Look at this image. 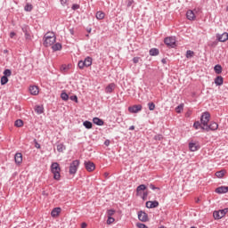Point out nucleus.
Wrapping results in <instances>:
<instances>
[{
	"instance_id": "nucleus-1",
	"label": "nucleus",
	"mask_w": 228,
	"mask_h": 228,
	"mask_svg": "<svg viewBox=\"0 0 228 228\" xmlns=\"http://www.w3.org/2000/svg\"><path fill=\"white\" fill-rule=\"evenodd\" d=\"M43 45L45 47H51L56 43V35L53 32H47L43 37Z\"/></svg>"
},
{
	"instance_id": "nucleus-2",
	"label": "nucleus",
	"mask_w": 228,
	"mask_h": 228,
	"mask_svg": "<svg viewBox=\"0 0 228 228\" xmlns=\"http://www.w3.org/2000/svg\"><path fill=\"white\" fill-rule=\"evenodd\" d=\"M51 172L53 174V179L55 181H60L61 175H60V172H61V168L60 167V164L58 162H53L51 165Z\"/></svg>"
},
{
	"instance_id": "nucleus-3",
	"label": "nucleus",
	"mask_w": 228,
	"mask_h": 228,
	"mask_svg": "<svg viewBox=\"0 0 228 228\" xmlns=\"http://www.w3.org/2000/svg\"><path fill=\"white\" fill-rule=\"evenodd\" d=\"M77 168H79V160H73L69 165L70 175H75V174L77 172Z\"/></svg>"
},
{
	"instance_id": "nucleus-4",
	"label": "nucleus",
	"mask_w": 228,
	"mask_h": 228,
	"mask_svg": "<svg viewBox=\"0 0 228 228\" xmlns=\"http://www.w3.org/2000/svg\"><path fill=\"white\" fill-rule=\"evenodd\" d=\"M211 118V114L209 112L206 111L201 115L200 122L203 126V127H206L208 124H209V119Z\"/></svg>"
},
{
	"instance_id": "nucleus-5",
	"label": "nucleus",
	"mask_w": 228,
	"mask_h": 228,
	"mask_svg": "<svg viewBox=\"0 0 228 228\" xmlns=\"http://www.w3.org/2000/svg\"><path fill=\"white\" fill-rule=\"evenodd\" d=\"M227 213H228V208H224L218 211H214L213 216L215 220H220L221 218H224V216L227 215Z\"/></svg>"
},
{
	"instance_id": "nucleus-6",
	"label": "nucleus",
	"mask_w": 228,
	"mask_h": 228,
	"mask_svg": "<svg viewBox=\"0 0 228 228\" xmlns=\"http://www.w3.org/2000/svg\"><path fill=\"white\" fill-rule=\"evenodd\" d=\"M201 129L207 132L216 131V129H218V123L211 122L209 125H207L206 126H201Z\"/></svg>"
},
{
	"instance_id": "nucleus-7",
	"label": "nucleus",
	"mask_w": 228,
	"mask_h": 228,
	"mask_svg": "<svg viewBox=\"0 0 228 228\" xmlns=\"http://www.w3.org/2000/svg\"><path fill=\"white\" fill-rule=\"evenodd\" d=\"M164 43L166 44V45H167V47H171L172 49H174V47L176 46L175 37H166L164 39Z\"/></svg>"
},
{
	"instance_id": "nucleus-8",
	"label": "nucleus",
	"mask_w": 228,
	"mask_h": 228,
	"mask_svg": "<svg viewBox=\"0 0 228 228\" xmlns=\"http://www.w3.org/2000/svg\"><path fill=\"white\" fill-rule=\"evenodd\" d=\"M199 149H200V144L199 142L191 141L189 142V151H191V152H197Z\"/></svg>"
},
{
	"instance_id": "nucleus-9",
	"label": "nucleus",
	"mask_w": 228,
	"mask_h": 228,
	"mask_svg": "<svg viewBox=\"0 0 228 228\" xmlns=\"http://www.w3.org/2000/svg\"><path fill=\"white\" fill-rule=\"evenodd\" d=\"M138 218L140 222H149V215L145 211H139Z\"/></svg>"
},
{
	"instance_id": "nucleus-10",
	"label": "nucleus",
	"mask_w": 228,
	"mask_h": 228,
	"mask_svg": "<svg viewBox=\"0 0 228 228\" xmlns=\"http://www.w3.org/2000/svg\"><path fill=\"white\" fill-rule=\"evenodd\" d=\"M142 104H138V105L128 107V111L130 113H138L139 111H142Z\"/></svg>"
},
{
	"instance_id": "nucleus-11",
	"label": "nucleus",
	"mask_w": 228,
	"mask_h": 228,
	"mask_svg": "<svg viewBox=\"0 0 228 228\" xmlns=\"http://www.w3.org/2000/svg\"><path fill=\"white\" fill-rule=\"evenodd\" d=\"M84 165L87 172H94L95 170V164L92 161H86Z\"/></svg>"
},
{
	"instance_id": "nucleus-12",
	"label": "nucleus",
	"mask_w": 228,
	"mask_h": 228,
	"mask_svg": "<svg viewBox=\"0 0 228 228\" xmlns=\"http://www.w3.org/2000/svg\"><path fill=\"white\" fill-rule=\"evenodd\" d=\"M23 33L25 34V38L26 40H31V34L29 33V27L28 26H23L21 28Z\"/></svg>"
},
{
	"instance_id": "nucleus-13",
	"label": "nucleus",
	"mask_w": 228,
	"mask_h": 228,
	"mask_svg": "<svg viewBox=\"0 0 228 228\" xmlns=\"http://www.w3.org/2000/svg\"><path fill=\"white\" fill-rule=\"evenodd\" d=\"M216 38H217L218 42H227V40H228V33L224 32L222 35L217 34L216 35Z\"/></svg>"
},
{
	"instance_id": "nucleus-14",
	"label": "nucleus",
	"mask_w": 228,
	"mask_h": 228,
	"mask_svg": "<svg viewBox=\"0 0 228 228\" xmlns=\"http://www.w3.org/2000/svg\"><path fill=\"white\" fill-rule=\"evenodd\" d=\"M158 206H159V202H158V200L146 202V208H148V209H152L154 208H158Z\"/></svg>"
},
{
	"instance_id": "nucleus-15",
	"label": "nucleus",
	"mask_w": 228,
	"mask_h": 228,
	"mask_svg": "<svg viewBox=\"0 0 228 228\" xmlns=\"http://www.w3.org/2000/svg\"><path fill=\"white\" fill-rule=\"evenodd\" d=\"M70 67H72L71 64H62L61 66V72H62V74H67V72H69V70H70Z\"/></svg>"
},
{
	"instance_id": "nucleus-16",
	"label": "nucleus",
	"mask_w": 228,
	"mask_h": 228,
	"mask_svg": "<svg viewBox=\"0 0 228 228\" xmlns=\"http://www.w3.org/2000/svg\"><path fill=\"white\" fill-rule=\"evenodd\" d=\"M227 191H228L227 186H220L216 189V193H219V194L227 193Z\"/></svg>"
},
{
	"instance_id": "nucleus-17",
	"label": "nucleus",
	"mask_w": 228,
	"mask_h": 228,
	"mask_svg": "<svg viewBox=\"0 0 228 228\" xmlns=\"http://www.w3.org/2000/svg\"><path fill=\"white\" fill-rule=\"evenodd\" d=\"M14 161L16 165H20V163H22V153H16L14 156Z\"/></svg>"
},
{
	"instance_id": "nucleus-18",
	"label": "nucleus",
	"mask_w": 228,
	"mask_h": 228,
	"mask_svg": "<svg viewBox=\"0 0 228 228\" xmlns=\"http://www.w3.org/2000/svg\"><path fill=\"white\" fill-rule=\"evenodd\" d=\"M29 92H30L31 95H38V93H39L38 86H30Z\"/></svg>"
},
{
	"instance_id": "nucleus-19",
	"label": "nucleus",
	"mask_w": 228,
	"mask_h": 228,
	"mask_svg": "<svg viewBox=\"0 0 228 228\" xmlns=\"http://www.w3.org/2000/svg\"><path fill=\"white\" fill-rule=\"evenodd\" d=\"M215 84L216 86H222L224 85V77L222 76H218L215 78Z\"/></svg>"
},
{
	"instance_id": "nucleus-20",
	"label": "nucleus",
	"mask_w": 228,
	"mask_h": 228,
	"mask_svg": "<svg viewBox=\"0 0 228 228\" xmlns=\"http://www.w3.org/2000/svg\"><path fill=\"white\" fill-rule=\"evenodd\" d=\"M186 17L188 20H195V13L191 10L187 11Z\"/></svg>"
},
{
	"instance_id": "nucleus-21",
	"label": "nucleus",
	"mask_w": 228,
	"mask_h": 228,
	"mask_svg": "<svg viewBox=\"0 0 228 228\" xmlns=\"http://www.w3.org/2000/svg\"><path fill=\"white\" fill-rule=\"evenodd\" d=\"M115 90V84L111 83L109 86H106L105 92L106 94H111Z\"/></svg>"
},
{
	"instance_id": "nucleus-22",
	"label": "nucleus",
	"mask_w": 228,
	"mask_h": 228,
	"mask_svg": "<svg viewBox=\"0 0 228 228\" xmlns=\"http://www.w3.org/2000/svg\"><path fill=\"white\" fill-rule=\"evenodd\" d=\"M60 213H61V208H55L52 210L51 216L55 217L59 216Z\"/></svg>"
},
{
	"instance_id": "nucleus-23",
	"label": "nucleus",
	"mask_w": 228,
	"mask_h": 228,
	"mask_svg": "<svg viewBox=\"0 0 228 228\" xmlns=\"http://www.w3.org/2000/svg\"><path fill=\"white\" fill-rule=\"evenodd\" d=\"M93 122L96 126H104V121L102 119L99 118H94Z\"/></svg>"
},
{
	"instance_id": "nucleus-24",
	"label": "nucleus",
	"mask_w": 228,
	"mask_h": 228,
	"mask_svg": "<svg viewBox=\"0 0 228 228\" xmlns=\"http://www.w3.org/2000/svg\"><path fill=\"white\" fill-rule=\"evenodd\" d=\"M92 61H93L92 57L88 56V57H86V58L85 59V61H84V65H86V67H91Z\"/></svg>"
},
{
	"instance_id": "nucleus-25",
	"label": "nucleus",
	"mask_w": 228,
	"mask_h": 228,
	"mask_svg": "<svg viewBox=\"0 0 228 228\" xmlns=\"http://www.w3.org/2000/svg\"><path fill=\"white\" fill-rule=\"evenodd\" d=\"M159 54V50L158 48H151L150 50V56H158Z\"/></svg>"
},
{
	"instance_id": "nucleus-26",
	"label": "nucleus",
	"mask_w": 228,
	"mask_h": 228,
	"mask_svg": "<svg viewBox=\"0 0 228 228\" xmlns=\"http://www.w3.org/2000/svg\"><path fill=\"white\" fill-rule=\"evenodd\" d=\"M35 111H36V113H37V115H42V113H44V107L37 105L35 108Z\"/></svg>"
},
{
	"instance_id": "nucleus-27",
	"label": "nucleus",
	"mask_w": 228,
	"mask_h": 228,
	"mask_svg": "<svg viewBox=\"0 0 228 228\" xmlns=\"http://www.w3.org/2000/svg\"><path fill=\"white\" fill-rule=\"evenodd\" d=\"M104 17H105V14H104L103 12L98 11V12H96V19H97L98 20H102V19H104Z\"/></svg>"
},
{
	"instance_id": "nucleus-28",
	"label": "nucleus",
	"mask_w": 228,
	"mask_h": 228,
	"mask_svg": "<svg viewBox=\"0 0 228 228\" xmlns=\"http://www.w3.org/2000/svg\"><path fill=\"white\" fill-rule=\"evenodd\" d=\"M66 149H67V146H65V144L63 143L57 144L58 152H63V151H65Z\"/></svg>"
},
{
	"instance_id": "nucleus-29",
	"label": "nucleus",
	"mask_w": 228,
	"mask_h": 228,
	"mask_svg": "<svg viewBox=\"0 0 228 228\" xmlns=\"http://www.w3.org/2000/svg\"><path fill=\"white\" fill-rule=\"evenodd\" d=\"M53 51H61V44L56 43L55 45H52Z\"/></svg>"
},
{
	"instance_id": "nucleus-30",
	"label": "nucleus",
	"mask_w": 228,
	"mask_h": 228,
	"mask_svg": "<svg viewBox=\"0 0 228 228\" xmlns=\"http://www.w3.org/2000/svg\"><path fill=\"white\" fill-rule=\"evenodd\" d=\"M214 70H215L216 74H220L222 72V65L216 64L214 67Z\"/></svg>"
},
{
	"instance_id": "nucleus-31",
	"label": "nucleus",
	"mask_w": 228,
	"mask_h": 228,
	"mask_svg": "<svg viewBox=\"0 0 228 228\" xmlns=\"http://www.w3.org/2000/svg\"><path fill=\"white\" fill-rule=\"evenodd\" d=\"M16 127H22L24 126V121L22 119H17L14 123Z\"/></svg>"
},
{
	"instance_id": "nucleus-32",
	"label": "nucleus",
	"mask_w": 228,
	"mask_h": 228,
	"mask_svg": "<svg viewBox=\"0 0 228 228\" xmlns=\"http://www.w3.org/2000/svg\"><path fill=\"white\" fill-rule=\"evenodd\" d=\"M83 126L86 127V129H92L93 124L92 122L86 120L83 123Z\"/></svg>"
},
{
	"instance_id": "nucleus-33",
	"label": "nucleus",
	"mask_w": 228,
	"mask_h": 228,
	"mask_svg": "<svg viewBox=\"0 0 228 228\" xmlns=\"http://www.w3.org/2000/svg\"><path fill=\"white\" fill-rule=\"evenodd\" d=\"M193 127L194 129H199L200 127V129H202V127H204V125H202V123L199 122V121H195L193 124Z\"/></svg>"
},
{
	"instance_id": "nucleus-34",
	"label": "nucleus",
	"mask_w": 228,
	"mask_h": 228,
	"mask_svg": "<svg viewBox=\"0 0 228 228\" xmlns=\"http://www.w3.org/2000/svg\"><path fill=\"white\" fill-rule=\"evenodd\" d=\"M144 190H147V186H145V184H141L136 188L137 193H140V191H144Z\"/></svg>"
},
{
	"instance_id": "nucleus-35",
	"label": "nucleus",
	"mask_w": 228,
	"mask_h": 228,
	"mask_svg": "<svg viewBox=\"0 0 228 228\" xmlns=\"http://www.w3.org/2000/svg\"><path fill=\"white\" fill-rule=\"evenodd\" d=\"M216 175L219 179H222V177H224L225 175V171L224 170L217 171V172H216Z\"/></svg>"
},
{
	"instance_id": "nucleus-36",
	"label": "nucleus",
	"mask_w": 228,
	"mask_h": 228,
	"mask_svg": "<svg viewBox=\"0 0 228 228\" xmlns=\"http://www.w3.org/2000/svg\"><path fill=\"white\" fill-rule=\"evenodd\" d=\"M184 110V104H180L175 108V111L176 113H181V111H183Z\"/></svg>"
},
{
	"instance_id": "nucleus-37",
	"label": "nucleus",
	"mask_w": 228,
	"mask_h": 228,
	"mask_svg": "<svg viewBox=\"0 0 228 228\" xmlns=\"http://www.w3.org/2000/svg\"><path fill=\"white\" fill-rule=\"evenodd\" d=\"M148 108L150 110V111H154V110H156V104H154V102H149L148 103Z\"/></svg>"
},
{
	"instance_id": "nucleus-38",
	"label": "nucleus",
	"mask_w": 228,
	"mask_h": 228,
	"mask_svg": "<svg viewBox=\"0 0 228 228\" xmlns=\"http://www.w3.org/2000/svg\"><path fill=\"white\" fill-rule=\"evenodd\" d=\"M25 12H31L33 10V5L31 4H27L24 7Z\"/></svg>"
},
{
	"instance_id": "nucleus-39",
	"label": "nucleus",
	"mask_w": 228,
	"mask_h": 228,
	"mask_svg": "<svg viewBox=\"0 0 228 228\" xmlns=\"http://www.w3.org/2000/svg\"><path fill=\"white\" fill-rule=\"evenodd\" d=\"M61 99H62V101H69V94L67 93H61Z\"/></svg>"
},
{
	"instance_id": "nucleus-40",
	"label": "nucleus",
	"mask_w": 228,
	"mask_h": 228,
	"mask_svg": "<svg viewBox=\"0 0 228 228\" xmlns=\"http://www.w3.org/2000/svg\"><path fill=\"white\" fill-rule=\"evenodd\" d=\"M195 54V53H193V51L191 50H188L186 52V58H193V55Z\"/></svg>"
},
{
	"instance_id": "nucleus-41",
	"label": "nucleus",
	"mask_w": 228,
	"mask_h": 228,
	"mask_svg": "<svg viewBox=\"0 0 228 228\" xmlns=\"http://www.w3.org/2000/svg\"><path fill=\"white\" fill-rule=\"evenodd\" d=\"M12 76V70L11 69H4V77H10Z\"/></svg>"
},
{
	"instance_id": "nucleus-42",
	"label": "nucleus",
	"mask_w": 228,
	"mask_h": 228,
	"mask_svg": "<svg viewBox=\"0 0 228 228\" xmlns=\"http://www.w3.org/2000/svg\"><path fill=\"white\" fill-rule=\"evenodd\" d=\"M6 83H8V77L3 76L1 77V85H6Z\"/></svg>"
},
{
	"instance_id": "nucleus-43",
	"label": "nucleus",
	"mask_w": 228,
	"mask_h": 228,
	"mask_svg": "<svg viewBox=\"0 0 228 228\" xmlns=\"http://www.w3.org/2000/svg\"><path fill=\"white\" fill-rule=\"evenodd\" d=\"M113 222H115V218H113L112 216H108L107 224L111 225V224H113Z\"/></svg>"
},
{
	"instance_id": "nucleus-44",
	"label": "nucleus",
	"mask_w": 228,
	"mask_h": 228,
	"mask_svg": "<svg viewBox=\"0 0 228 228\" xmlns=\"http://www.w3.org/2000/svg\"><path fill=\"white\" fill-rule=\"evenodd\" d=\"M77 65H78V68L81 69H85V67H86L85 65V61H79Z\"/></svg>"
},
{
	"instance_id": "nucleus-45",
	"label": "nucleus",
	"mask_w": 228,
	"mask_h": 228,
	"mask_svg": "<svg viewBox=\"0 0 228 228\" xmlns=\"http://www.w3.org/2000/svg\"><path fill=\"white\" fill-rule=\"evenodd\" d=\"M162 139H163L162 134H157L154 136V140H156L157 142H161Z\"/></svg>"
},
{
	"instance_id": "nucleus-46",
	"label": "nucleus",
	"mask_w": 228,
	"mask_h": 228,
	"mask_svg": "<svg viewBox=\"0 0 228 228\" xmlns=\"http://www.w3.org/2000/svg\"><path fill=\"white\" fill-rule=\"evenodd\" d=\"M136 227H138V228H149L148 225H145V224H142V223H137Z\"/></svg>"
},
{
	"instance_id": "nucleus-47",
	"label": "nucleus",
	"mask_w": 228,
	"mask_h": 228,
	"mask_svg": "<svg viewBox=\"0 0 228 228\" xmlns=\"http://www.w3.org/2000/svg\"><path fill=\"white\" fill-rule=\"evenodd\" d=\"M108 216H113L115 215V210L114 209H110L107 212Z\"/></svg>"
},
{
	"instance_id": "nucleus-48",
	"label": "nucleus",
	"mask_w": 228,
	"mask_h": 228,
	"mask_svg": "<svg viewBox=\"0 0 228 228\" xmlns=\"http://www.w3.org/2000/svg\"><path fill=\"white\" fill-rule=\"evenodd\" d=\"M208 45L209 47H216L218 45V41H213Z\"/></svg>"
},
{
	"instance_id": "nucleus-49",
	"label": "nucleus",
	"mask_w": 228,
	"mask_h": 228,
	"mask_svg": "<svg viewBox=\"0 0 228 228\" xmlns=\"http://www.w3.org/2000/svg\"><path fill=\"white\" fill-rule=\"evenodd\" d=\"M79 4H74L73 5H72V7H71V10H79Z\"/></svg>"
},
{
	"instance_id": "nucleus-50",
	"label": "nucleus",
	"mask_w": 228,
	"mask_h": 228,
	"mask_svg": "<svg viewBox=\"0 0 228 228\" xmlns=\"http://www.w3.org/2000/svg\"><path fill=\"white\" fill-rule=\"evenodd\" d=\"M70 101H74V102H77V96L72 95L69 97Z\"/></svg>"
},
{
	"instance_id": "nucleus-51",
	"label": "nucleus",
	"mask_w": 228,
	"mask_h": 228,
	"mask_svg": "<svg viewBox=\"0 0 228 228\" xmlns=\"http://www.w3.org/2000/svg\"><path fill=\"white\" fill-rule=\"evenodd\" d=\"M68 3H69V0H61V4H62V6L69 4Z\"/></svg>"
},
{
	"instance_id": "nucleus-52",
	"label": "nucleus",
	"mask_w": 228,
	"mask_h": 228,
	"mask_svg": "<svg viewBox=\"0 0 228 228\" xmlns=\"http://www.w3.org/2000/svg\"><path fill=\"white\" fill-rule=\"evenodd\" d=\"M134 3V0H128L127 8H130V6H132Z\"/></svg>"
},
{
	"instance_id": "nucleus-53",
	"label": "nucleus",
	"mask_w": 228,
	"mask_h": 228,
	"mask_svg": "<svg viewBox=\"0 0 228 228\" xmlns=\"http://www.w3.org/2000/svg\"><path fill=\"white\" fill-rule=\"evenodd\" d=\"M133 61L134 63H138V61H140V57H134Z\"/></svg>"
},
{
	"instance_id": "nucleus-54",
	"label": "nucleus",
	"mask_w": 228,
	"mask_h": 228,
	"mask_svg": "<svg viewBox=\"0 0 228 228\" xmlns=\"http://www.w3.org/2000/svg\"><path fill=\"white\" fill-rule=\"evenodd\" d=\"M150 188H151V190H159V187H155V185L152 183L150 184Z\"/></svg>"
},
{
	"instance_id": "nucleus-55",
	"label": "nucleus",
	"mask_w": 228,
	"mask_h": 228,
	"mask_svg": "<svg viewBox=\"0 0 228 228\" xmlns=\"http://www.w3.org/2000/svg\"><path fill=\"white\" fill-rule=\"evenodd\" d=\"M35 147L36 149H40V143H38V142H37V140H35Z\"/></svg>"
},
{
	"instance_id": "nucleus-56",
	"label": "nucleus",
	"mask_w": 228,
	"mask_h": 228,
	"mask_svg": "<svg viewBox=\"0 0 228 228\" xmlns=\"http://www.w3.org/2000/svg\"><path fill=\"white\" fill-rule=\"evenodd\" d=\"M147 195H149V193L147 191L143 192V196H142L143 200H145L147 199Z\"/></svg>"
},
{
	"instance_id": "nucleus-57",
	"label": "nucleus",
	"mask_w": 228,
	"mask_h": 228,
	"mask_svg": "<svg viewBox=\"0 0 228 228\" xmlns=\"http://www.w3.org/2000/svg\"><path fill=\"white\" fill-rule=\"evenodd\" d=\"M110 143V142L108 139L104 142V145H106V147H109Z\"/></svg>"
},
{
	"instance_id": "nucleus-58",
	"label": "nucleus",
	"mask_w": 228,
	"mask_h": 228,
	"mask_svg": "<svg viewBox=\"0 0 228 228\" xmlns=\"http://www.w3.org/2000/svg\"><path fill=\"white\" fill-rule=\"evenodd\" d=\"M14 37H15V32H11V33H10V37H11V38H13Z\"/></svg>"
},
{
	"instance_id": "nucleus-59",
	"label": "nucleus",
	"mask_w": 228,
	"mask_h": 228,
	"mask_svg": "<svg viewBox=\"0 0 228 228\" xmlns=\"http://www.w3.org/2000/svg\"><path fill=\"white\" fill-rule=\"evenodd\" d=\"M161 63H163V65H167V59H162Z\"/></svg>"
},
{
	"instance_id": "nucleus-60",
	"label": "nucleus",
	"mask_w": 228,
	"mask_h": 228,
	"mask_svg": "<svg viewBox=\"0 0 228 228\" xmlns=\"http://www.w3.org/2000/svg\"><path fill=\"white\" fill-rule=\"evenodd\" d=\"M86 226H87L86 223H82L81 224V228H86Z\"/></svg>"
},
{
	"instance_id": "nucleus-61",
	"label": "nucleus",
	"mask_w": 228,
	"mask_h": 228,
	"mask_svg": "<svg viewBox=\"0 0 228 228\" xmlns=\"http://www.w3.org/2000/svg\"><path fill=\"white\" fill-rule=\"evenodd\" d=\"M129 131H134V126H131L129 127Z\"/></svg>"
},
{
	"instance_id": "nucleus-62",
	"label": "nucleus",
	"mask_w": 228,
	"mask_h": 228,
	"mask_svg": "<svg viewBox=\"0 0 228 228\" xmlns=\"http://www.w3.org/2000/svg\"><path fill=\"white\" fill-rule=\"evenodd\" d=\"M4 53H8V50H4Z\"/></svg>"
}]
</instances>
